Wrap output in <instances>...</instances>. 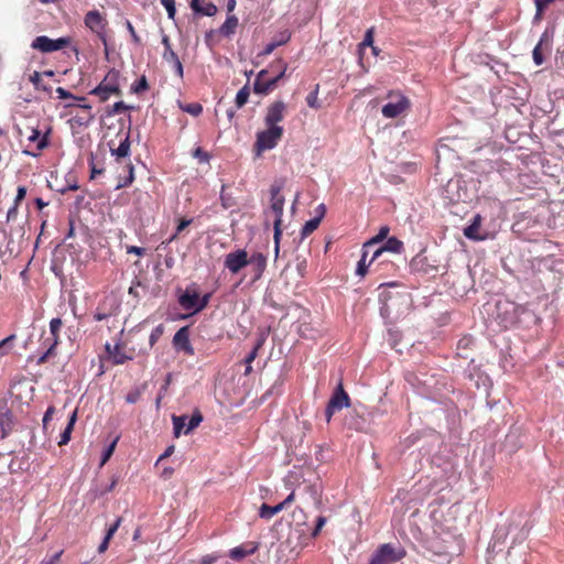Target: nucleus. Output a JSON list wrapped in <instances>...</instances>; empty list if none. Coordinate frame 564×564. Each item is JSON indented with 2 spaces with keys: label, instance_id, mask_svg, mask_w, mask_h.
<instances>
[{
  "label": "nucleus",
  "instance_id": "obj_1",
  "mask_svg": "<svg viewBox=\"0 0 564 564\" xmlns=\"http://www.w3.org/2000/svg\"><path fill=\"white\" fill-rule=\"evenodd\" d=\"M281 185H272L270 188L271 194V205H270V213L273 215V229H274V249L275 254L279 253L280 248V239L282 236V216H283V208H284V197L281 195Z\"/></svg>",
  "mask_w": 564,
  "mask_h": 564
},
{
  "label": "nucleus",
  "instance_id": "obj_2",
  "mask_svg": "<svg viewBox=\"0 0 564 564\" xmlns=\"http://www.w3.org/2000/svg\"><path fill=\"white\" fill-rule=\"evenodd\" d=\"M387 98L389 101L381 109L384 118L394 119L405 115L411 108L410 99L401 91L391 90L388 93Z\"/></svg>",
  "mask_w": 564,
  "mask_h": 564
},
{
  "label": "nucleus",
  "instance_id": "obj_3",
  "mask_svg": "<svg viewBox=\"0 0 564 564\" xmlns=\"http://www.w3.org/2000/svg\"><path fill=\"white\" fill-rule=\"evenodd\" d=\"M119 76L118 70L110 69L100 84L90 90V95L98 97L100 102L107 101L111 95H121Z\"/></svg>",
  "mask_w": 564,
  "mask_h": 564
},
{
  "label": "nucleus",
  "instance_id": "obj_4",
  "mask_svg": "<svg viewBox=\"0 0 564 564\" xmlns=\"http://www.w3.org/2000/svg\"><path fill=\"white\" fill-rule=\"evenodd\" d=\"M63 327V321L59 317L52 318L50 322V336L45 338L42 345L46 348L43 355L37 359L39 365H43L50 360V358L56 355V347L61 343L59 333Z\"/></svg>",
  "mask_w": 564,
  "mask_h": 564
},
{
  "label": "nucleus",
  "instance_id": "obj_5",
  "mask_svg": "<svg viewBox=\"0 0 564 564\" xmlns=\"http://www.w3.org/2000/svg\"><path fill=\"white\" fill-rule=\"evenodd\" d=\"M282 127H267L265 130L257 133V140L253 149L257 155H261L264 151L273 149L283 135Z\"/></svg>",
  "mask_w": 564,
  "mask_h": 564
},
{
  "label": "nucleus",
  "instance_id": "obj_6",
  "mask_svg": "<svg viewBox=\"0 0 564 564\" xmlns=\"http://www.w3.org/2000/svg\"><path fill=\"white\" fill-rule=\"evenodd\" d=\"M403 547H394L391 543L381 544L372 554L369 564H393L405 557Z\"/></svg>",
  "mask_w": 564,
  "mask_h": 564
},
{
  "label": "nucleus",
  "instance_id": "obj_7",
  "mask_svg": "<svg viewBox=\"0 0 564 564\" xmlns=\"http://www.w3.org/2000/svg\"><path fill=\"white\" fill-rule=\"evenodd\" d=\"M84 23L107 46L106 29L108 21L106 17L98 10H90L85 14Z\"/></svg>",
  "mask_w": 564,
  "mask_h": 564
},
{
  "label": "nucleus",
  "instance_id": "obj_8",
  "mask_svg": "<svg viewBox=\"0 0 564 564\" xmlns=\"http://www.w3.org/2000/svg\"><path fill=\"white\" fill-rule=\"evenodd\" d=\"M69 44V37H59L56 40H52L46 35H40L33 40L31 47L42 53H52L55 51H59L64 47H67Z\"/></svg>",
  "mask_w": 564,
  "mask_h": 564
},
{
  "label": "nucleus",
  "instance_id": "obj_9",
  "mask_svg": "<svg viewBox=\"0 0 564 564\" xmlns=\"http://www.w3.org/2000/svg\"><path fill=\"white\" fill-rule=\"evenodd\" d=\"M350 405V399L349 395L346 393V391L343 388V384L339 383L337 389L335 390L334 394L332 395L327 408H326V417L327 421L330 420L333 414L336 411H340L344 408H348Z\"/></svg>",
  "mask_w": 564,
  "mask_h": 564
},
{
  "label": "nucleus",
  "instance_id": "obj_10",
  "mask_svg": "<svg viewBox=\"0 0 564 564\" xmlns=\"http://www.w3.org/2000/svg\"><path fill=\"white\" fill-rule=\"evenodd\" d=\"M224 264L230 273L236 274L249 264L248 252L245 249H237L232 252H229L225 257Z\"/></svg>",
  "mask_w": 564,
  "mask_h": 564
},
{
  "label": "nucleus",
  "instance_id": "obj_11",
  "mask_svg": "<svg viewBox=\"0 0 564 564\" xmlns=\"http://www.w3.org/2000/svg\"><path fill=\"white\" fill-rule=\"evenodd\" d=\"M117 137L119 138V144L117 147L113 140L108 142L110 152L117 158V161L128 159L130 154V133L120 130Z\"/></svg>",
  "mask_w": 564,
  "mask_h": 564
},
{
  "label": "nucleus",
  "instance_id": "obj_12",
  "mask_svg": "<svg viewBox=\"0 0 564 564\" xmlns=\"http://www.w3.org/2000/svg\"><path fill=\"white\" fill-rule=\"evenodd\" d=\"M105 349L111 359V362L116 366L123 365L128 360H132L135 356V349L130 348L126 351L120 343L111 346L110 344H106Z\"/></svg>",
  "mask_w": 564,
  "mask_h": 564
},
{
  "label": "nucleus",
  "instance_id": "obj_13",
  "mask_svg": "<svg viewBox=\"0 0 564 564\" xmlns=\"http://www.w3.org/2000/svg\"><path fill=\"white\" fill-rule=\"evenodd\" d=\"M286 110V105L281 101L272 102L268 109L264 117V123L267 127H279L278 122L282 121L284 118V112Z\"/></svg>",
  "mask_w": 564,
  "mask_h": 564
},
{
  "label": "nucleus",
  "instance_id": "obj_14",
  "mask_svg": "<svg viewBox=\"0 0 564 564\" xmlns=\"http://www.w3.org/2000/svg\"><path fill=\"white\" fill-rule=\"evenodd\" d=\"M173 345L176 349L184 351L188 356L195 354L189 341V330L187 326L181 327L173 337Z\"/></svg>",
  "mask_w": 564,
  "mask_h": 564
},
{
  "label": "nucleus",
  "instance_id": "obj_15",
  "mask_svg": "<svg viewBox=\"0 0 564 564\" xmlns=\"http://www.w3.org/2000/svg\"><path fill=\"white\" fill-rule=\"evenodd\" d=\"M178 303L185 311L197 313L196 307L199 306V294L195 290L191 291L186 289V291L178 296Z\"/></svg>",
  "mask_w": 564,
  "mask_h": 564
},
{
  "label": "nucleus",
  "instance_id": "obj_16",
  "mask_svg": "<svg viewBox=\"0 0 564 564\" xmlns=\"http://www.w3.org/2000/svg\"><path fill=\"white\" fill-rule=\"evenodd\" d=\"M544 52H550V36L546 31L541 35L539 43L532 52L535 65L540 66L544 63Z\"/></svg>",
  "mask_w": 564,
  "mask_h": 564
},
{
  "label": "nucleus",
  "instance_id": "obj_17",
  "mask_svg": "<svg viewBox=\"0 0 564 564\" xmlns=\"http://www.w3.org/2000/svg\"><path fill=\"white\" fill-rule=\"evenodd\" d=\"M249 265L253 272V281L261 279L267 268V256L261 252H256L249 258Z\"/></svg>",
  "mask_w": 564,
  "mask_h": 564
},
{
  "label": "nucleus",
  "instance_id": "obj_18",
  "mask_svg": "<svg viewBox=\"0 0 564 564\" xmlns=\"http://www.w3.org/2000/svg\"><path fill=\"white\" fill-rule=\"evenodd\" d=\"M259 547V543L257 542H247L239 546H236L230 550L229 556L235 561H241L248 555L253 554Z\"/></svg>",
  "mask_w": 564,
  "mask_h": 564
},
{
  "label": "nucleus",
  "instance_id": "obj_19",
  "mask_svg": "<svg viewBox=\"0 0 564 564\" xmlns=\"http://www.w3.org/2000/svg\"><path fill=\"white\" fill-rule=\"evenodd\" d=\"M403 250V242L399 240L397 237H390L386 239V242L382 247L378 248L372 257L371 261H375L382 252L389 251L393 253H400Z\"/></svg>",
  "mask_w": 564,
  "mask_h": 564
},
{
  "label": "nucleus",
  "instance_id": "obj_20",
  "mask_svg": "<svg viewBox=\"0 0 564 564\" xmlns=\"http://www.w3.org/2000/svg\"><path fill=\"white\" fill-rule=\"evenodd\" d=\"M191 8L195 13L206 17H214L217 13V7L205 0H191Z\"/></svg>",
  "mask_w": 564,
  "mask_h": 564
},
{
  "label": "nucleus",
  "instance_id": "obj_21",
  "mask_svg": "<svg viewBox=\"0 0 564 564\" xmlns=\"http://www.w3.org/2000/svg\"><path fill=\"white\" fill-rule=\"evenodd\" d=\"M482 218L479 214L475 215L471 224L464 229V235L471 240H482L484 237L479 234Z\"/></svg>",
  "mask_w": 564,
  "mask_h": 564
},
{
  "label": "nucleus",
  "instance_id": "obj_22",
  "mask_svg": "<svg viewBox=\"0 0 564 564\" xmlns=\"http://www.w3.org/2000/svg\"><path fill=\"white\" fill-rule=\"evenodd\" d=\"M268 74H269V69H262L259 72V74L256 78L254 85H253V90L256 94L267 95L271 91L270 85L268 83V77H267Z\"/></svg>",
  "mask_w": 564,
  "mask_h": 564
},
{
  "label": "nucleus",
  "instance_id": "obj_23",
  "mask_svg": "<svg viewBox=\"0 0 564 564\" xmlns=\"http://www.w3.org/2000/svg\"><path fill=\"white\" fill-rule=\"evenodd\" d=\"M276 65H279L280 67V70H279V74L274 75L273 77L271 78H268V83L270 85V88L271 90L274 89V87L276 86L278 82L284 77L285 73H286V69H288V64L283 61V59H276L275 62H273L271 65H270V69H273Z\"/></svg>",
  "mask_w": 564,
  "mask_h": 564
},
{
  "label": "nucleus",
  "instance_id": "obj_24",
  "mask_svg": "<svg viewBox=\"0 0 564 564\" xmlns=\"http://www.w3.org/2000/svg\"><path fill=\"white\" fill-rule=\"evenodd\" d=\"M238 26V18L236 15H228L226 21L219 28V33L223 36L229 37L232 35Z\"/></svg>",
  "mask_w": 564,
  "mask_h": 564
},
{
  "label": "nucleus",
  "instance_id": "obj_25",
  "mask_svg": "<svg viewBox=\"0 0 564 564\" xmlns=\"http://www.w3.org/2000/svg\"><path fill=\"white\" fill-rule=\"evenodd\" d=\"M77 420V411L75 410L72 415L69 416L68 423L61 434V440L58 441V445L63 446L66 445L70 441V435L74 430L75 422Z\"/></svg>",
  "mask_w": 564,
  "mask_h": 564
},
{
  "label": "nucleus",
  "instance_id": "obj_26",
  "mask_svg": "<svg viewBox=\"0 0 564 564\" xmlns=\"http://www.w3.org/2000/svg\"><path fill=\"white\" fill-rule=\"evenodd\" d=\"M263 343H264V340L262 338L258 339L254 347L252 348V350L245 358V364H246L245 376H249L252 372L251 364L257 358L258 352H259L260 348L262 347Z\"/></svg>",
  "mask_w": 564,
  "mask_h": 564
},
{
  "label": "nucleus",
  "instance_id": "obj_27",
  "mask_svg": "<svg viewBox=\"0 0 564 564\" xmlns=\"http://www.w3.org/2000/svg\"><path fill=\"white\" fill-rule=\"evenodd\" d=\"M283 510V505L281 503H278L275 506H269L267 503H262L260 509H259V517L262 518V519H271L273 518L276 513L281 512Z\"/></svg>",
  "mask_w": 564,
  "mask_h": 564
},
{
  "label": "nucleus",
  "instance_id": "obj_28",
  "mask_svg": "<svg viewBox=\"0 0 564 564\" xmlns=\"http://www.w3.org/2000/svg\"><path fill=\"white\" fill-rule=\"evenodd\" d=\"M164 333V326L162 324L158 325L149 336V344L144 348H140L139 354H147L149 349H151L155 343L160 339V337Z\"/></svg>",
  "mask_w": 564,
  "mask_h": 564
},
{
  "label": "nucleus",
  "instance_id": "obj_29",
  "mask_svg": "<svg viewBox=\"0 0 564 564\" xmlns=\"http://www.w3.org/2000/svg\"><path fill=\"white\" fill-rule=\"evenodd\" d=\"M390 232V228L388 226H382L378 234L372 237L370 240L364 243V248L368 249L373 245H377L379 242H382L383 240L388 239V235Z\"/></svg>",
  "mask_w": 564,
  "mask_h": 564
},
{
  "label": "nucleus",
  "instance_id": "obj_30",
  "mask_svg": "<svg viewBox=\"0 0 564 564\" xmlns=\"http://www.w3.org/2000/svg\"><path fill=\"white\" fill-rule=\"evenodd\" d=\"M42 74L39 72H34L30 75V82L34 85L36 90H42L44 93L51 94L52 87L46 85L42 79Z\"/></svg>",
  "mask_w": 564,
  "mask_h": 564
},
{
  "label": "nucleus",
  "instance_id": "obj_31",
  "mask_svg": "<svg viewBox=\"0 0 564 564\" xmlns=\"http://www.w3.org/2000/svg\"><path fill=\"white\" fill-rule=\"evenodd\" d=\"M29 141L36 142V147H35L36 151H41V150L45 149L48 144L47 137L46 135L41 137L40 131L36 129L32 130V134L29 137Z\"/></svg>",
  "mask_w": 564,
  "mask_h": 564
},
{
  "label": "nucleus",
  "instance_id": "obj_32",
  "mask_svg": "<svg viewBox=\"0 0 564 564\" xmlns=\"http://www.w3.org/2000/svg\"><path fill=\"white\" fill-rule=\"evenodd\" d=\"M290 40V34L284 32L281 34V39L276 42H271L264 47L262 55H270L278 46L285 44Z\"/></svg>",
  "mask_w": 564,
  "mask_h": 564
},
{
  "label": "nucleus",
  "instance_id": "obj_33",
  "mask_svg": "<svg viewBox=\"0 0 564 564\" xmlns=\"http://www.w3.org/2000/svg\"><path fill=\"white\" fill-rule=\"evenodd\" d=\"M362 256H361V259L358 261V264H357V269H356V273L360 276H365L368 272V267L373 262V261H369L367 262V256H368V249H365L362 247Z\"/></svg>",
  "mask_w": 564,
  "mask_h": 564
},
{
  "label": "nucleus",
  "instance_id": "obj_34",
  "mask_svg": "<svg viewBox=\"0 0 564 564\" xmlns=\"http://www.w3.org/2000/svg\"><path fill=\"white\" fill-rule=\"evenodd\" d=\"M203 421V415L199 410H195L193 415L191 416L186 429L184 430V434H189L193 430H195Z\"/></svg>",
  "mask_w": 564,
  "mask_h": 564
},
{
  "label": "nucleus",
  "instance_id": "obj_35",
  "mask_svg": "<svg viewBox=\"0 0 564 564\" xmlns=\"http://www.w3.org/2000/svg\"><path fill=\"white\" fill-rule=\"evenodd\" d=\"M319 85L316 84L314 89L306 96V102L310 108L319 109L322 107L318 101Z\"/></svg>",
  "mask_w": 564,
  "mask_h": 564
},
{
  "label": "nucleus",
  "instance_id": "obj_36",
  "mask_svg": "<svg viewBox=\"0 0 564 564\" xmlns=\"http://www.w3.org/2000/svg\"><path fill=\"white\" fill-rule=\"evenodd\" d=\"M321 217H315L305 223L302 228V236L306 237L313 234L319 226Z\"/></svg>",
  "mask_w": 564,
  "mask_h": 564
},
{
  "label": "nucleus",
  "instance_id": "obj_37",
  "mask_svg": "<svg viewBox=\"0 0 564 564\" xmlns=\"http://www.w3.org/2000/svg\"><path fill=\"white\" fill-rule=\"evenodd\" d=\"M249 96H250V89H249V87L246 85V86H243V87H242V88L237 93V95H236V100H235V102H236L237 107H238V108L243 107V106L247 104V101H248V99H249Z\"/></svg>",
  "mask_w": 564,
  "mask_h": 564
},
{
  "label": "nucleus",
  "instance_id": "obj_38",
  "mask_svg": "<svg viewBox=\"0 0 564 564\" xmlns=\"http://www.w3.org/2000/svg\"><path fill=\"white\" fill-rule=\"evenodd\" d=\"M186 419H187L186 415H180V416L173 415L172 421H173V427H174V435H175V437H178L181 435V432L185 427V425H187L185 423Z\"/></svg>",
  "mask_w": 564,
  "mask_h": 564
},
{
  "label": "nucleus",
  "instance_id": "obj_39",
  "mask_svg": "<svg viewBox=\"0 0 564 564\" xmlns=\"http://www.w3.org/2000/svg\"><path fill=\"white\" fill-rule=\"evenodd\" d=\"M0 427H1V431H2V437H6L12 430V420H11V414L10 413H6V414H2L1 417H0Z\"/></svg>",
  "mask_w": 564,
  "mask_h": 564
},
{
  "label": "nucleus",
  "instance_id": "obj_40",
  "mask_svg": "<svg viewBox=\"0 0 564 564\" xmlns=\"http://www.w3.org/2000/svg\"><path fill=\"white\" fill-rule=\"evenodd\" d=\"M181 108L183 111L192 115V116H199L203 112V106L198 102H191L186 105H181Z\"/></svg>",
  "mask_w": 564,
  "mask_h": 564
},
{
  "label": "nucleus",
  "instance_id": "obj_41",
  "mask_svg": "<svg viewBox=\"0 0 564 564\" xmlns=\"http://www.w3.org/2000/svg\"><path fill=\"white\" fill-rule=\"evenodd\" d=\"M56 94L59 99H74L78 101H86L85 97L75 96L63 87H57Z\"/></svg>",
  "mask_w": 564,
  "mask_h": 564
},
{
  "label": "nucleus",
  "instance_id": "obj_42",
  "mask_svg": "<svg viewBox=\"0 0 564 564\" xmlns=\"http://www.w3.org/2000/svg\"><path fill=\"white\" fill-rule=\"evenodd\" d=\"M126 167L128 169V176L123 180V182L118 183V185H117L118 189L130 185L134 180L133 165L131 164L130 160H128Z\"/></svg>",
  "mask_w": 564,
  "mask_h": 564
},
{
  "label": "nucleus",
  "instance_id": "obj_43",
  "mask_svg": "<svg viewBox=\"0 0 564 564\" xmlns=\"http://www.w3.org/2000/svg\"><path fill=\"white\" fill-rule=\"evenodd\" d=\"M132 91L135 94H141L149 89V84L147 77L143 75L140 77V79L134 83L131 87Z\"/></svg>",
  "mask_w": 564,
  "mask_h": 564
},
{
  "label": "nucleus",
  "instance_id": "obj_44",
  "mask_svg": "<svg viewBox=\"0 0 564 564\" xmlns=\"http://www.w3.org/2000/svg\"><path fill=\"white\" fill-rule=\"evenodd\" d=\"M373 34H375L373 28H370L367 30L362 42L358 45L359 52H361L367 46L370 47L373 45Z\"/></svg>",
  "mask_w": 564,
  "mask_h": 564
},
{
  "label": "nucleus",
  "instance_id": "obj_45",
  "mask_svg": "<svg viewBox=\"0 0 564 564\" xmlns=\"http://www.w3.org/2000/svg\"><path fill=\"white\" fill-rule=\"evenodd\" d=\"M117 441L118 438H116L115 441H112L108 446L107 448L102 453V457H101V462H100V465L104 466L109 459L110 457L112 456L113 452H115V448H116V445H117Z\"/></svg>",
  "mask_w": 564,
  "mask_h": 564
},
{
  "label": "nucleus",
  "instance_id": "obj_46",
  "mask_svg": "<svg viewBox=\"0 0 564 564\" xmlns=\"http://www.w3.org/2000/svg\"><path fill=\"white\" fill-rule=\"evenodd\" d=\"M161 4L166 9L170 19H174L176 14L175 0H160Z\"/></svg>",
  "mask_w": 564,
  "mask_h": 564
},
{
  "label": "nucleus",
  "instance_id": "obj_47",
  "mask_svg": "<svg viewBox=\"0 0 564 564\" xmlns=\"http://www.w3.org/2000/svg\"><path fill=\"white\" fill-rule=\"evenodd\" d=\"M192 221H193V219H185V218L181 219V220H180V223H178V225H177V227H176V231H175V234L171 237L170 241L175 240V239L180 236V234H181V232H182V231H183L187 226H189V225L192 224Z\"/></svg>",
  "mask_w": 564,
  "mask_h": 564
},
{
  "label": "nucleus",
  "instance_id": "obj_48",
  "mask_svg": "<svg viewBox=\"0 0 564 564\" xmlns=\"http://www.w3.org/2000/svg\"><path fill=\"white\" fill-rule=\"evenodd\" d=\"M162 57L165 62L170 64H173L180 59L177 54L173 51V48L164 50Z\"/></svg>",
  "mask_w": 564,
  "mask_h": 564
},
{
  "label": "nucleus",
  "instance_id": "obj_49",
  "mask_svg": "<svg viewBox=\"0 0 564 564\" xmlns=\"http://www.w3.org/2000/svg\"><path fill=\"white\" fill-rule=\"evenodd\" d=\"M140 397H141V391L137 388V389H133V390H131V391H129L127 393L126 401L128 403L133 404V403H137L139 401Z\"/></svg>",
  "mask_w": 564,
  "mask_h": 564
},
{
  "label": "nucleus",
  "instance_id": "obj_50",
  "mask_svg": "<svg viewBox=\"0 0 564 564\" xmlns=\"http://www.w3.org/2000/svg\"><path fill=\"white\" fill-rule=\"evenodd\" d=\"M129 107L123 101H117L112 105L111 109L108 111V115H116L127 110Z\"/></svg>",
  "mask_w": 564,
  "mask_h": 564
},
{
  "label": "nucleus",
  "instance_id": "obj_51",
  "mask_svg": "<svg viewBox=\"0 0 564 564\" xmlns=\"http://www.w3.org/2000/svg\"><path fill=\"white\" fill-rule=\"evenodd\" d=\"M193 156L198 159L200 162H208L210 159L209 154L199 147L193 151Z\"/></svg>",
  "mask_w": 564,
  "mask_h": 564
},
{
  "label": "nucleus",
  "instance_id": "obj_52",
  "mask_svg": "<svg viewBox=\"0 0 564 564\" xmlns=\"http://www.w3.org/2000/svg\"><path fill=\"white\" fill-rule=\"evenodd\" d=\"M325 523H326L325 517L321 516L317 518L316 525L312 532V538H316L319 534V532L323 529V527L325 525Z\"/></svg>",
  "mask_w": 564,
  "mask_h": 564
},
{
  "label": "nucleus",
  "instance_id": "obj_53",
  "mask_svg": "<svg viewBox=\"0 0 564 564\" xmlns=\"http://www.w3.org/2000/svg\"><path fill=\"white\" fill-rule=\"evenodd\" d=\"M121 518H118L115 523L109 527V529L107 530V533L105 535V538L111 540L113 534L117 532L118 528L120 527L121 524Z\"/></svg>",
  "mask_w": 564,
  "mask_h": 564
},
{
  "label": "nucleus",
  "instance_id": "obj_54",
  "mask_svg": "<svg viewBox=\"0 0 564 564\" xmlns=\"http://www.w3.org/2000/svg\"><path fill=\"white\" fill-rule=\"evenodd\" d=\"M121 518H118L115 523L109 527V529L107 530V533L105 535V538L111 540L113 534L117 532L118 528L120 527L121 524Z\"/></svg>",
  "mask_w": 564,
  "mask_h": 564
},
{
  "label": "nucleus",
  "instance_id": "obj_55",
  "mask_svg": "<svg viewBox=\"0 0 564 564\" xmlns=\"http://www.w3.org/2000/svg\"><path fill=\"white\" fill-rule=\"evenodd\" d=\"M126 26H127V30L129 31L131 37H132V41L133 43L135 44H140L141 43V39L140 36L137 34L135 30H134V26L132 25V23L130 21H127L126 23Z\"/></svg>",
  "mask_w": 564,
  "mask_h": 564
},
{
  "label": "nucleus",
  "instance_id": "obj_56",
  "mask_svg": "<svg viewBox=\"0 0 564 564\" xmlns=\"http://www.w3.org/2000/svg\"><path fill=\"white\" fill-rule=\"evenodd\" d=\"M63 554V550L52 555L50 558H44L40 564H58L61 561V556Z\"/></svg>",
  "mask_w": 564,
  "mask_h": 564
},
{
  "label": "nucleus",
  "instance_id": "obj_57",
  "mask_svg": "<svg viewBox=\"0 0 564 564\" xmlns=\"http://www.w3.org/2000/svg\"><path fill=\"white\" fill-rule=\"evenodd\" d=\"M25 195H26L25 186H19L17 189V196L14 198V205H19L25 198Z\"/></svg>",
  "mask_w": 564,
  "mask_h": 564
},
{
  "label": "nucleus",
  "instance_id": "obj_58",
  "mask_svg": "<svg viewBox=\"0 0 564 564\" xmlns=\"http://www.w3.org/2000/svg\"><path fill=\"white\" fill-rule=\"evenodd\" d=\"M74 120L78 124H88L90 121L94 120V115L93 113H86L85 116L75 117Z\"/></svg>",
  "mask_w": 564,
  "mask_h": 564
},
{
  "label": "nucleus",
  "instance_id": "obj_59",
  "mask_svg": "<svg viewBox=\"0 0 564 564\" xmlns=\"http://www.w3.org/2000/svg\"><path fill=\"white\" fill-rule=\"evenodd\" d=\"M127 253H134L141 257L145 253V249L137 246H128Z\"/></svg>",
  "mask_w": 564,
  "mask_h": 564
},
{
  "label": "nucleus",
  "instance_id": "obj_60",
  "mask_svg": "<svg viewBox=\"0 0 564 564\" xmlns=\"http://www.w3.org/2000/svg\"><path fill=\"white\" fill-rule=\"evenodd\" d=\"M210 296L212 295L207 293L203 297H199V306L196 307V311H203L208 305Z\"/></svg>",
  "mask_w": 564,
  "mask_h": 564
},
{
  "label": "nucleus",
  "instance_id": "obj_61",
  "mask_svg": "<svg viewBox=\"0 0 564 564\" xmlns=\"http://www.w3.org/2000/svg\"><path fill=\"white\" fill-rule=\"evenodd\" d=\"M18 206L19 205H14L12 207L9 208L8 213H7V221H11V220H14L18 216Z\"/></svg>",
  "mask_w": 564,
  "mask_h": 564
},
{
  "label": "nucleus",
  "instance_id": "obj_62",
  "mask_svg": "<svg viewBox=\"0 0 564 564\" xmlns=\"http://www.w3.org/2000/svg\"><path fill=\"white\" fill-rule=\"evenodd\" d=\"M218 560L217 555L214 554H207L202 557L199 564H214Z\"/></svg>",
  "mask_w": 564,
  "mask_h": 564
},
{
  "label": "nucleus",
  "instance_id": "obj_63",
  "mask_svg": "<svg viewBox=\"0 0 564 564\" xmlns=\"http://www.w3.org/2000/svg\"><path fill=\"white\" fill-rule=\"evenodd\" d=\"M172 65L175 69L176 75L180 78H182L183 77V65H182L181 61L178 59L177 62L173 63Z\"/></svg>",
  "mask_w": 564,
  "mask_h": 564
},
{
  "label": "nucleus",
  "instance_id": "obj_64",
  "mask_svg": "<svg viewBox=\"0 0 564 564\" xmlns=\"http://www.w3.org/2000/svg\"><path fill=\"white\" fill-rule=\"evenodd\" d=\"M174 449H175L174 445L169 446L164 451V453L159 457V460H163V459L170 457L174 453Z\"/></svg>",
  "mask_w": 564,
  "mask_h": 564
}]
</instances>
